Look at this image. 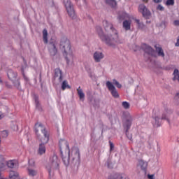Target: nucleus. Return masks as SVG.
Here are the masks:
<instances>
[{
    "label": "nucleus",
    "instance_id": "1",
    "mask_svg": "<svg viewBox=\"0 0 179 179\" xmlns=\"http://www.w3.org/2000/svg\"><path fill=\"white\" fill-rule=\"evenodd\" d=\"M34 129L38 139L41 142L38 149V155L42 156V155L45 154V145H47V143L50 141V133L43 124L38 122L35 124Z\"/></svg>",
    "mask_w": 179,
    "mask_h": 179
},
{
    "label": "nucleus",
    "instance_id": "9",
    "mask_svg": "<svg viewBox=\"0 0 179 179\" xmlns=\"http://www.w3.org/2000/svg\"><path fill=\"white\" fill-rule=\"evenodd\" d=\"M64 4L69 17L75 19L76 17V13H75V8H73V4H72L71 0H64Z\"/></svg>",
    "mask_w": 179,
    "mask_h": 179
},
{
    "label": "nucleus",
    "instance_id": "25",
    "mask_svg": "<svg viewBox=\"0 0 179 179\" xmlns=\"http://www.w3.org/2000/svg\"><path fill=\"white\" fill-rule=\"evenodd\" d=\"M106 3L111 6V8H115L117 6V1L115 0H106Z\"/></svg>",
    "mask_w": 179,
    "mask_h": 179
},
{
    "label": "nucleus",
    "instance_id": "22",
    "mask_svg": "<svg viewBox=\"0 0 179 179\" xmlns=\"http://www.w3.org/2000/svg\"><path fill=\"white\" fill-rule=\"evenodd\" d=\"M138 164H139L141 170H143V171H144V173H146V171L148 170V162H146L143 160H140V161H138Z\"/></svg>",
    "mask_w": 179,
    "mask_h": 179
},
{
    "label": "nucleus",
    "instance_id": "27",
    "mask_svg": "<svg viewBox=\"0 0 179 179\" xmlns=\"http://www.w3.org/2000/svg\"><path fill=\"white\" fill-rule=\"evenodd\" d=\"M173 80V81L178 80V82H179V71H178V69L174 70Z\"/></svg>",
    "mask_w": 179,
    "mask_h": 179
},
{
    "label": "nucleus",
    "instance_id": "36",
    "mask_svg": "<svg viewBox=\"0 0 179 179\" xmlns=\"http://www.w3.org/2000/svg\"><path fill=\"white\" fill-rule=\"evenodd\" d=\"M122 106L126 110H128V108H129V107H130L129 103H128L127 101H123L122 103Z\"/></svg>",
    "mask_w": 179,
    "mask_h": 179
},
{
    "label": "nucleus",
    "instance_id": "24",
    "mask_svg": "<svg viewBox=\"0 0 179 179\" xmlns=\"http://www.w3.org/2000/svg\"><path fill=\"white\" fill-rule=\"evenodd\" d=\"M77 93L79 96L80 100L81 101H85V93H83V91L82 90V89H80V87L77 89Z\"/></svg>",
    "mask_w": 179,
    "mask_h": 179
},
{
    "label": "nucleus",
    "instance_id": "4",
    "mask_svg": "<svg viewBox=\"0 0 179 179\" xmlns=\"http://www.w3.org/2000/svg\"><path fill=\"white\" fill-rule=\"evenodd\" d=\"M59 47L66 61V64L69 65V62H71L69 58L72 57L71 41L66 37H63L60 41Z\"/></svg>",
    "mask_w": 179,
    "mask_h": 179
},
{
    "label": "nucleus",
    "instance_id": "42",
    "mask_svg": "<svg viewBox=\"0 0 179 179\" xmlns=\"http://www.w3.org/2000/svg\"><path fill=\"white\" fill-rule=\"evenodd\" d=\"M23 78H24V80L26 81V85H30V81L29 80V78H27V76H26L24 74L23 75Z\"/></svg>",
    "mask_w": 179,
    "mask_h": 179
},
{
    "label": "nucleus",
    "instance_id": "8",
    "mask_svg": "<svg viewBox=\"0 0 179 179\" xmlns=\"http://www.w3.org/2000/svg\"><path fill=\"white\" fill-rule=\"evenodd\" d=\"M7 76L8 79L14 83V86H15L18 90H22L20 82H19V80L16 81V79H17V73L12 69H9L7 71Z\"/></svg>",
    "mask_w": 179,
    "mask_h": 179
},
{
    "label": "nucleus",
    "instance_id": "17",
    "mask_svg": "<svg viewBox=\"0 0 179 179\" xmlns=\"http://www.w3.org/2000/svg\"><path fill=\"white\" fill-rule=\"evenodd\" d=\"M108 179H129L128 176L124 173H115L108 177Z\"/></svg>",
    "mask_w": 179,
    "mask_h": 179
},
{
    "label": "nucleus",
    "instance_id": "21",
    "mask_svg": "<svg viewBox=\"0 0 179 179\" xmlns=\"http://www.w3.org/2000/svg\"><path fill=\"white\" fill-rule=\"evenodd\" d=\"M122 27L126 31H128V30H131V20H124L122 23Z\"/></svg>",
    "mask_w": 179,
    "mask_h": 179
},
{
    "label": "nucleus",
    "instance_id": "50",
    "mask_svg": "<svg viewBox=\"0 0 179 179\" xmlns=\"http://www.w3.org/2000/svg\"><path fill=\"white\" fill-rule=\"evenodd\" d=\"M161 26H167V22L166 21H162L161 22Z\"/></svg>",
    "mask_w": 179,
    "mask_h": 179
},
{
    "label": "nucleus",
    "instance_id": "35",
    "mask_svg": "<svg viewBox=\"0 0 179 179\" xmlns=\"http://www.w3.org/2000/svg\"><path fill=\"white\" fill-rule=\"evenodd\" d=\"M166 6H173L174 5V0H167L165 3Z\"/></svg>",
    "mask_w": 179,
    "mask_h": 179
},
{
    "label": "nucleus",
    "instance_id": "6",
    "mask_svg": "<svg viewBox=\"0 0 179 179\" xmlns=\"http://www.w3.org/2000/svg\"><path fill=\"white\" fill-rule=\"evenodd\" d=\"M59 164H61V160L58 158V155L54 153L49 158V164L46 165V169L49 173V176H51L52 171H55V170H59Z\"/></svg>",
    "mask_w": 179,
    "mask_h": 179
},
{
    "label": "nucleus",
    "instance_id": "46",
    "mask_svg": "<svg viewBox=\"0 0 179 179\" xmlns=\"http://www.w3.org/2000/svg\"><path fill=\"white\" fill-rule=\"evenodd\" d=\"M88 74H89V76L90 78H92V69H89L88 71Z\"/></svg>",
    "mask_w": 179,
    "mask_h": 179
},
{
    "label": "nucleus",
    "instance_id": "18",
    "mask_svg": "<svg viewBox=\"0 0 179 179\" xmlns=\"http://www.w3.org/2000/svg\"><path fill=\"white\" fill-rule=\"evenodd\" d=\"M95 62H100L104 58V54L101 52L96 51L93 55Z\"/></svg>",
    "mask_w": 179,
    "mask_h": 179
},
{
    "label": "nucleus",
    "instance_id": "41",
    "mask_svg": "<svg viewBox=\"0 0 179 179\" xmlns=\"http://www.w3.org/2000/svg\"><path fill=\"white\" fill-rule=\"evenodd\" d=\"M125 134H126V136L128 139H129V141H132V134H129V131H128L127 132V131H125Z\"/></svg>",
    "mask_w": 179,
    "mask_h": 179
},
{
    "label": "nucleus",
    "instance_id": "40",
    "mask_svg": "<svg viewBox=\"0 0 179 179\" xmlns=\"http://www.w3.org/2000/svg\"><path fill=\"white\" fill-rule=\"evenodd\" d=\"M157 10H160V12H164V7H163V6H162V4H159L157 6Z\"/></svg>",
    "mask_w": 179,
    "mask_h": 179
},
{
    "label": "nucleus",
    "instance_id": "16",
    "mask_svg": "<svg viewBox=\"0 0 179 179\" xmlns=\"http://www.w3.org/2000/svg\"><path fill=\"white\" fill-rule=\"evenodd\" d=\"M54 79L59 78L58 80L59 83L62 82V70L59 68H57L54 70Z\"/></svg>",
    "mask_w": 179,
    "mask_h": 179
},
{
    "label": "nucleus",
    "instance_id": "43",
    "mask_svg": "<svg viewBox=\"0 0 179 179\" xmlns=\"http://www.w3.org/2000/svg\"><path fill=\"white\" fill-rule=\"evenodd\" d=\"M109 145H110V152H113L114 150V143L113 142L109 141Z\"/></svg>",
    "mask_w": 179,
    "mask_h": 179
},
{
    "label": "nucleus",
    "instance_id": "57",
    "mask_svg": "<svg viewBox=\"0 0 179 179\" xmlns=\"http://www.w3.org/2000/svg\"><path fill=\"white\" fill-rule=\"evenodd\" d=\"M0 176H1V173H0Z\"/></svg>",
    "mask_w": 179,
    "mask_h": 179
},
{
    "label": "nucleus",
    "instance_id": "48",
    "mask_svg": "<svg viewBox=\"0 0 179 179\" xmlns=\"http://www.w3.org/2000/svg\"><path fill=\"white\" fill-rule=\"evenodd\" d=\"M153 2L155 3H161V2H163V0H153Z\"/></svg>",
    "mask_w": 179,
    "mask_h": 179
},
{
    "label": "nucleus",
    "instance_id": "11",
    "mask_svg": "<svg viewBox=\"0 0 179 179\" xmlns=\"http://www.w3.org/2000/svg\"><path fill=\"white\" fill-rule=\"evenodd\" d=\"M132 121H134V117L129 114L127 113L126 115V120L123 123V128L125 129V131L128 133V131L131 129V127L132 125Z\"/></svg>",
    "mask_w": 179,
    "mask_h": 179
},
{
    "label": "nucleus",
    "instance_id": "28",
    "mask_svg": "<svg viewBox=\"0 0 179 179\" xmlns=\"http://www.w3.org/2000/svg\"><path fill=\"white\" fill-rule=\"evenodd\" d=\"M6 166V162L3 159H0V171L5 169Z\"/></svg>",
    "mask_w": 179,
    "mask_h": 179
},
{
    "label": "nucleus",
    "instance_id": "51",
    "mask_svg": "<svg viewBox=\"0 0 179 179\" xmlns=\"http://www.w3.org/2000/svg\"><path fill=\"white\" fill-rule=\"evenodd\" d=\"M175 45H176V47H179V36L177 38V42L176 43Z\"/></svg>",
    "mask_w": 179,
    "mask_h": 179
},
{
    "label": "nucleus",
    "instance_id": "3",
    "mask_svg": "<svg viewBox=\"0 0 179 179\" xmlns=\"http://www.w3.org/2000/svg\"><path fill=\"white\" fill-rule=\"evenodd\" d=\"M59 146L62 160L64 166L68 167L70 163L69 160H71V149L69 148V143L65 139H60L59 141Z\"/></svg>",
    "mask_w": 179,
    "mask_h": 179
},
{
    "label": "nucleus",
    "instance_id": "14",
    "mask_svg": "<svg viewBox=\"0 0 179 179\" xmlns=\"http://www.w3.org/2000/svg\"><path fill=\"white\" fill-rule=\"evenodd\" d=\"M138 12H140V13H142V15L145 19H149L150 17V15H152V13L148 9V8H146V6H145V4H140L138 6Z\"/></svg>",
    "mask_w": 179,
    "mask_h": 179
},
{
    "label": "nucleus",
    "instance_id": "15",
    "mask_svg": "<svg viewBox=\"0 0 179 179\" xmlns=\"http://www.w3.org/2000/svg\"><path fill=\"white\" fill-rule=\"evenodd\" d=\"M48 51L52 57H55L58 52V49H57V42L54 41H50L48 45Z\"/></svg>",
    "mask_w": 179,
    "mask_h": 179
},
{
    "label": "nucleus",
    "instance_id": "2",
    "mask_svg": "<svg viewBox=\"0 0 179 179\" xmlns=\"http://www.w3.org/2000/svg\"><path fill=\"white\" fill-rule=\"evenodd\" d=\"M96 33L102 43L108 45V47H115L117 44H123L124 40H118L111 34H106L103 31V28L100 26L96 27Z\"/></svg>",
    "mask_w": 179,
    "mask_h": 179
},
{
    "label": "nucleus",
    "instance_id": "19",
    "mask_svg": "<svg viewBox=\"0 0 179 179\" xmlns=\"http://www.w3.org/2000/svg\"><path fill=\"white\" fill-rule=\"evenodd\" d=\"M34 100L35 101L36 110H38V111H43V107L41 106V103H40V101H38V96L34 95Z\"/></svg>",
    "mask_w": 179,
    "mask_h": 179
},
{
    "label": "nucleus",
    "instance_id": "52",
    "mask_svg": "<svg viewBox=\"0 0 179 179\" xmlns=\"http://www.w3.org/2000/svg\"><path fill=\"white\" fill-rule=\"evenodd\" d=\"M3 118V114H2V112H0V120H2Z\"/></svg>",
    "mask_w": 179,
    "mask_h": 179
},
{
    "label": "nucleus",
    "instance_id": "10",
    "mask_svg": "<svg viewBox=\"0 0 179 179\" xmlns=\"http://www.w3.org/2000/svg\"><path fill=\"white\" fill-rule=\"evenodd\" d=\"M141 50L145 52V54H148V55H150L151 57H154V58H156L157 55H156V51H155V49H153L150 45L143 43L141 45Z\"/></svg>",
    "mask_w": 179,
    "mask_h": 179
},
{
    "label": "nucleus",
    "instance_id": "30",
    "mask_svg": "<svg viewBox=\"0 0 179 179\" xmlns=\"http://www.w3.org/2000/svg\"><path fill=\"white\" fill-rule=\"evenodd\" d=\"M28 174L31 177H34V176H37V171L28 168Z\"/></svg>",
    "mask_w": 179,
    "mask_h": 179
},
{
    "label": "nucleus",
    "instance_id": "45",
    "mask_svg": "<svg viewBox=\"0 0 179 179\" xmlns=\"http://www.w3.org/2000/svg\"><path fill=\"white\" fill-rule=\"evenodd\" d=\"M138 29H143L145 27V24H143V22H140L138 25Z\"/></svg>",
    "mask_w": 179,
    "mask_h": 179
},
{
    "label": "nucleus",
    "instance_id": "29",
    "mask_svg": "<svg viewBox=\"0 0 179 179\" xmlns=\"http://www.w3.org/2000/svg\"><path fill=\"white\" fill-rule=\"evenodd\" d=\"M19 176V173L15 171H10L9 177L10 179H16Z\"/></svg>",
    "mask_w": 179,
    "mask_h": 179
},
{
    "label": "nucleus",
    "instance_id": "20",
    "mask_svg": "<svg viewBox=\"0 0 179 179\" xmlns=\"http://www.w3.org/2000/svg\"><path fill=\"white\" fill-rule=\"evenodd\" d=\"M155 51L157 52L158 57H162V58H164V51L163 50V48L160 46H157V45H155Z\"/></svg>",
    "mask_w": 179,
    "mask_h": 179
},
{
    "label": "nucleus",
    "instance_id": "33",
    "mask_svg": "<svg viewBox=\"0 0 179 179\" xmlns=\"http://www.w3.org/2000/svg\"><path fill=\"white\" fill-rule=\"evenodd\" d=\"M7 166L10 169H13L15 167V161L14 160H10L7 162Z\"/></svg>",
    "mask_w": 179,
    "mask_h": 179
},
{
    "label": "nucleus",
    "instance_id": "31",
    "mask_svg": "<svg viewBox=\"0 0 179 179\" xmlns=\"http://www.w3.org/2000/svg\"><path fill=\"white\" fill-rule=\"evenodd\" d=\"M113 83L117 87V89H121V87H122V85L115 79H113Z\"/></svg>",
    "mask_w": 179,
    "mask_h": 179
},
{
    "label": "nucleus",
    "instance_id": "26",
    "mask_svg": "<svg viewBox=\"0 0 179 179\" xmlns=\"http://www.w3.org/2000/svg\"><path fill=\"white\" fill-rule=\"evenodd\" d=\"M66 89H71V86L68 84L66 80H64L62 83V90H65Z\"/></svg>",
    "mask_w": 179,
    "mask_h": 179
},
{
    "label": "nucleus",
    "instance_id": "39",
    "mask_svg": "<svg viewBox=\"0 0 179 179\" xmlns=\"http://www.w3.org/2000/svg\"><path fill=\"white\" fill-rule=\"evenodd\" d=\"M8 135H9V134L8 133V131L4 130L1 132V136L3 138H8Z\"/></svg>",
    "mask_w": 179,
    "mask_h": 179
},
{
    "label": "nucleus",
    "instance_id": "47",
    "mask_svg": "<svg viewBox=\"0 0 179 179\" xmlns=\"http://www.w3.org/2000/svg\"><path fill=\"white\" fill-rule=\"evenodd\" d=\"M148 178L149 179H155V175H150V174H148Z\"/></svg>",
    "mask_w": 179,
    "mask_h": 179
},
{
    "label": "nucleus",
    "instance_id": "32",
    "mask_svg": "<svg viewBox=\"0 0 179 179\" xmlns=\"http://www.w3.org/2000/svg\"><path fill=\"white\" fill-rule=\"evenodd\" d=\"M91 104L93 106V107H97L99 106V101L96 100V99H92L90 101Z\"/></svg>",
    "mask_w": 179,
    "mask_h": 179
},
{
    "label": "nucleus",
    "instance_id": "56",
    "mask_svg": "<svg viewBox=\"0 0 179 179\" xmlns=\"http://www.w3.org/2000/svg\"><path fill=\"white\" fill-rule=\"evenodd\" d=\"M178 142H179V138L178 139Z\"/></svg>",
    "mask_w": 179,
    "mask_h": 179
},
{
    "label": "nucleus",
    "instance_id": "5",
    "mask_svg": "<svg viewBox=\"0 0 179 179\" xmlns=\"http://www.w3.org/2000/svg\"><path fill=\"white\" fill-rule=\"evenodd\" d=\"M171 115H173V110L165 108L161 119L159 116H152V118L155 120V127L159 128V127L162 125V121L163 120L167 121L170 125V118Z\"/></svg>",
    "mask_w": 179,
    "mask_h": 179
},
{
    "label": "nucleus",
    "instance_id": "23",
    "mask_svg": "<svg viewBox=\"0 0 179 179\" xmlns=\"http://www.w3.org/2000/svg\"><path fill=\"white\" fill-rule=\"evenodd\" d=\"M43 40L44 44H48V31L45 29L43 30Z\"/></svg>",
    "mask_w": 179,
    "mask_h": 179
},
{
    "label": "nucleus",
    "instance_id": "55",
    "mask_svg": "<svg viewBox=\"0 0 179 179\" xmlns=\"http://www.w3.org/2000/svg\"><path fill=\"white\" fill-rule=\"evenodd\" d=\"M0 83H2V79L0 78Z\"/></svg>",
    "mask_w": 179,
    "mask_h": 179
},
{
    "label": "nucleus",
    "instance_id": "12",
    "mask_svg": "<svg viewBox=\"0 0 179 179\" xmlns=\"http://www.w3.org/2000/svg\"><path fill=\"white\" fill-rule=\"evenodd\" d=\"M103 26L105 27V30H108V29L111 30L113 34H110V35L113 36L115 38H117V40H122V39H120V36H118V31L115 30V29L113 26V24L108 23L107 21H104Z\"/></svg>",
    "mask_w": 179,
    "mask_h": 179
},
{
    "label": "nucleus",
    "instance_id": "34",
    "mask_svg": "<svg viewBox=\"0 0 179 179\" xmlns=\"http://www.w3.org/2000/svg\"><path fill=\"white\" fill-rule=\"evenodd\" d=\"M119 20H125L127 19V13L120 14L118 16Z\"/></svg>",
    "mask_w": 179,
    "mask_h": 179
},
{
    "label": "nucleus",
    "instance_id": "38",
    "mask_svg": "<svg viewBox=\"0 0 179 179\" xmlns=\"http://www.w3.org/2000/svg\"><path fill=\"white\" fill-rule=\"evenodd\" d=\"M35 164H36V162L33 159H31L29 160V167H34Z\"/></svg>",
    "mask_w": 179,
    "mask_h": 179
},
{
    "label": "nucleus",
    "instance_id": "54",
    "mask_svg": "<svg viewBox=\"0 0 179 179\" xmlns=\"http://www.w3.org/2000/svg\"><path fill=\"white\" fill-rule=\"evenodd\" d=\"M16 128H17V126H14V130L16 131Z\"/></svg>",
    "mask_w": 179,
    "mask_h": 179
},
{
    "label": "nucleus",
    "instance_id": "13",
    "mask_svg": "<svg viewBox=\"0 0 179 179\" xmlns=\"http://www.w3.org/2000/svg\"><path fill=\"white\" fill-rule=\"evenodd\" d=\"M106 87L108 89L109 92H110L114 99H118V97H120V94H118V91H117V88H115L113 83L107 81Z\"/></svg>",
    "mask_w": 179,
    "mask_h": 179
},
{
    "label": "nucleus",
    "instance_id": "44",
    "mask_svg": "<svg viewBox=\"0 0 179 179\" xmlns=\"http://www.w3.org/2000/svg\"><path fill=\"white\" fill-rule=\"evenodd\" d=\"M107 167L108 169H113V163H111L110 161H107Z\"/></svg>",
    "mask_w": 179,
    "mask_h": 179
},
{
    "label": "nucleus",
    "instance_id": "53",
    "mask_svg": "<svg viewBox=\"0 0 179 179\" xmlns=\"http://www.w3.org/2000/svg\"><path fill=\"white\" fill-rule=\"evenodd\" d=\"M136 23L138 25L141 23V21L139 20H135Z\"/></svg>",
    "mask_w": 179,
    "mask_h": 179
},
{
    "label": "nucleus",
    "instance_id": "49",
    "mask_svg": "<svg viewBox=\"0 0 179 179\" xmlns=\"http://www.w3.org/2000/svg\"><path fill=\"white\" fill-rule=\"evenodd\" d=\"M173 24L174 26H179V20H175Z\"/></svg>",
    "mask_w": 179,
    "mask_h": 179
},
{
    "label": "nucleus",
    "instance_id": "7",
    "mask_svg": "<svg viewBox=\"0 0 179 179\" xmlns=\"http://www.w3.org/2000/svg\"><path fill=\"white\" fill-rule=\"evenodd\" d=\"M71 166L73 170L77 171L79 169V166L80 165V150L79 148L74 147L72 149V155H71Z\"/></svg>",
    "mask_w": 179,
    "mask_h": 179
},
{
    "label": "nucleus",
    "instance_id": "37",
    "mask_svg": "<svg viewBox=\"0 0 179 179\" xmlns=\"http://www.w3.org/2000/svg\"><path fill=\"white\" fill-rule=\"evenodd\" d=\"M175 103L178 106L179 105V92L176 93L174 97Z\"/></svg>",
    "mask_w": 179,
    "mask_h": 179
}]
</instances>
